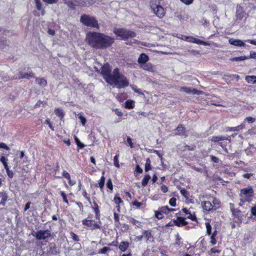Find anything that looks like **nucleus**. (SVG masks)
<instances>
[{"label": "nucleus", "instance_id": "nucleus-62", "mask_svg": "<svg viewBox=\"0 0 256 256\" xmlns=\"http://www.w3.org/2000/svg\"><path fill=\"white\" fill-rule=\"evenodd\" d=\"M127 142L129 144L131 148H132L134 147L133 144L132 142V139L130 137H128L127 138Z\"/></svg>", "mask_w": 256, "mask_h": 256}, {"label": "nucleus", "instance_id": "nucleus-29", "mask_svg": "<svg viewBox=\"0 0 256 256\" xmlns=\"http://www.w3.org/2000/svg\"><path fill=\"white\" fill-rule=\"evenodd\" d=\"M34 76L33 75V74L32 73H30V74H28V73H26V74H22V75L20 78H28V79H29L31 78H34Z\"/></svg>", "mask_w": 256, "mask_h": 256}, {"label": "nucleus", "instance_id": "nucleus-17", "mask_svg": "<svg viewBox=\"0 0 256 256\" xmlns=\"http://www.w3.org/2000/svg\"><path fill=\"white\" fill-rule=\"evenodd\" d=\"M8 199L7 194L5 192H0V204L4 205Z\"/></svg>", "mask_w": 256, "mask_h": 256}, {"label": "nucleus", "instance_id": "nucleus-13", "mask_svg": "<svg viewBox=\"0 0 256 256\" xmlns=\"http://www.w3.org/2000/svg\"><path fill=\"white\" fill-rule=\"evenodd\" d=\"M202 206L206 211L214 210L212 204L208 201L202 202Z\"/></svg>", "mask_w": 256, "mask_h": 256}, {"label": "nucleus", "instance_id": "nucleus-2", "mask_svg": "<svg viewBox=\"0 0 256 256\" xmlns=\"http://www.w3.org/2000/svg\"><path fill=\"white\" fill-rule=\"evenodd\" d=\"M114 38L104 34L89 32L86 34V42L92 48L105 49L114 42Z\"/></svg>", "mask_w": 256, "mask_h": 256}, {"label": "nucleus", "instance_id": "nucleus-33", "mask_svg": "<svg viewBox=\"0 0 256 256\" xmlns=\"http://www.w3.org/2000/svg\"><path fill=\"white\" fill-rule=\"evenodd\" d=\"M8 45V42L6 40H0V48L3 49L6 48V46Z\"/></svg>", "mask_w": 256, "mask_h": 256}, {"label": "nucleus", "instance_id": "nucleus-3", "mask_svg": "<svg viewBox=\"0 0 256 256\" xmlns=\"http://www.w3.org/2000/svg\"><path fill=\"white\" fill-rule=\"evenodd\" d=\"M80 22L85 26L95 28L97 30L100 28V25L96 18L90 15L83 14L81 16Z\"/></svg>", "mask_w": 256, "mask_h": 256}, {"label": "nucleus", "instance_id": "nucleus-18", "mask_svg": "<svg viewBox=\"0 0 256 256\" xmlns=\"http://www.w3.org/2000/svg\"><path fill=\"white\" fill-rule=\"evenodd\" d=\"M36 82L42 87L47 85V81L44 78H36Z\"/></svg>", "mask_w": 256, "mask_h": 256}, {"label": "nucleus", "instance_id": "nucleus-25", "mask_svg": "<svg viewBox=\"0 0 256 256\" xmlns=\"http://www.w3.org/2000/svg\"><path fill=\"white\" fill-rule=\"evenodd\" d=\"M248 59V58L246 56H241L238 57H234L230 58V60L232 62L234 61H242Z\"/></svg>", "mask_w": 256, "mask_h": 256}, {"label": "nucleus", "instance_id": "nucleus-16", "mask_svg": "<svg viewBox=\"0 0 256 256\" xmlns=\"http://www.w3.org/2000/svg\"><path fill=\"white\" fill-rule=\"evenodd\" d=\"M174 222L175 224L178 226H185L188 224L187 222L185 221L184 218L182 217L178 218L176 220L174 221Z\"/></svg>", "mask_w": 256, "mask_h": 256}, {"label": "nucleus", "instance_id": "nucleus-23", "mask_svg": "<svg viewBox=\"0 0 256 256\" xmlns=\"http://www.w3.org/2000/svg\"><path fill=\"white\" fill-rule=\"evenodd\" d=\"M144 236L146 238L147 241L151 240H152L153 237L152 236L151 232L150 230H144Z\"/></svg>", "mask_w": 256, "mask_h": 256}, {"label": "nucleus", "instance_id": "nucleus-1", "mask_svg": "<svg viewBox=\"0 0 256 256\" xmlns=\"http://www.w3.org/2000/svg\"><path fill=\"white\" fill-rule=\"evenodd\" d=\"M111 70L108 64H104L102 68V74L107 83L114 85L118 88H124L128 86L129 82L127 78L119 72L118 68H115L113 74H110Z\"/></svg>", "mask_w": 256, "mask_h": 256}, {"label": "nucleus", "instance_id": "nucleus-19", "mask_svg": "<svg viewBox=\"0 0 256 256\" xmlns=\"http://www.w3.org/2000/svg\"><path fill=\"white\" fill-rule=\"evenodd\" d=\"M245 80L248 83L256 84V76H246Z\"/></svg>", "mask_w": 256, "mask_h": 256}, {"label": "nucleus", "instance_id": "nucleus-27", "mask_svg": "<svg viewBox=\"0 0 256 256\" xmlns=\"http://www.w3.org/2000/svg\"><path fill=\"white\" fill-rule=\"evenodd\" d=\"M160 211L162 212L163 214H168L170 211H173L174 210L173 208H170L168 206L162 207L160 209Z\"/></svg>", "mask_w": 256, "mask_h": 256}, {"label": "nucleus", "instance_id": "nucleus-47", "mask_svg": "<svg viewBox=\"0 0 256 256\" xmlns=\"http://www.w3.org/2000/svg\"><path fill=\"white\" fill-rule=\"evenodd\" d=\"M106 186L108 188H110L111 190H112V180L110 179H109L108 180L107 183H106Z\"/></svg>", "mask_w": 256, "mask_h": 256}, {"label": "nucleus", "instance_id": "nucleus-15", "mask_svg": "<svg viewBox=\"0 0 256 256\" xmlns=\"http://www.w3.org/2000/svg\"><path fill=\"white\" fill-rule=\"evenodd\" d=\"M149 60L148 56L144 54H142L140 56L138 62L139 64H144L146 62Z\"/></svg>", "mask_w": 256, "mask_h": 256}, {"label": "nucleus", "instance_id": "nucleus-36", "mask_svg": "<svg viewBox=\"0 0 256 256\" xmlns=\"http://www.w3.org/2000/svg\"><path fill=\"white\" fill-rule=\"evenodd\" d=\"M0 161L2 163L4 164V168H7L8 166V164H7V159L4 156H1L0 158Z\"/></svg>", "mask_w": 256, "mask_h": 256}, {"label": "nucleus", "instance_id": "nucleus-46", "mask_svg": "<svg viewBox=\"0 0 256 256\" xmlns=\"http://www.w3.org/2000/svg\"><path fill=\"white\" fill-rule=\"evenodd\" d=\"M255 118H252L251 116L247 117L246 118L245 120L247 121L250 123H252L255 121Z\"/></svg>", "mask_w": 256, "mask_h": 256}, {"label": "nucleus", "instance_id": "nucleus-24", "mask_svg": "<svg viewBox=\"0 0 256 256\" xmlns=\"http://www.w3.org/2000/svg\"><path fill=\"white\" fill-rule=\"evenodd\" d=\"M150 176L149 174H148L145 175L144 177V178L142 179V186H146L147 185L148 182L149 181V180H150Z\"/></svg>", "mask_w": 256, "mask_h": 256}, {"label": "nucleus", "instance_id": "nucleus-31", "mask_svg": "<svg viewBox=\"0 0 256 256\" xmlns=\"http://www.w3.org/2000/svg\"><path fill=\"white\" fill-rule=\"evenodd\" d=\"M125 104H126V108H127L130 109V108H134V106H133L134 103H133V102L132 100L126 101L125 102Z\"/></svg>", "mask_w": 256, "mask_h": 256}, {"label": "nucleus", "instance_id": "nucleus-38", "mask_svg": "<svg viewBox=\"0 0 256 256\" xmlns=\"http://www.w3.org/2000/svg\"><path fill=\"white\" fill-rule=\"evenodd\" d=\"M74 140L76 142V144L79 148H84V144L80 142L79 139L77 137L75 136Z\"/></svg>", "mask_w": 256, "mask_h": 256}, {"label": "nucleus", "instance_id": "nucleus-10", "mask_svg": "<svg viewBox=\"0 0 256 256\" xmlns=\"http://www.w3.org/2000/svg\"><path fill=\"white\" fill-rule=\"evenodd\" d=\"M180 90L181 92H185L187 94H203V92L201 90H198L196 88H192L186 87V86H182L180 88Z\"/></svg>", "mask_w": 256, "mask_h": 256}, {"label": "nucleus", "instance_id": "nucleus-40", "mask_svg": "<svg viewBox=\"0 0 256 256\" xmlns=\"http://www.w3.org/2000/svg\"><path fill=\"white\" fill-rule=\"evenodd\" d=\"M60 195L62 196L64 201L67 204H68V202L66 198V196L64 192H60Z\"/></svg>", "mask_w": 256, "mask_h": 256}, {"label": "nucleus", "instance_id": "nucleus-58", "mask_svg": "<svg viewBox=\"0 0 256 256\" xmlns=\"http://www.w3.org/2000/svg\"><path fill=\"white\" fill-rule=\"evenodd\" d=\"M108 250H109L108 248L105 246V247H104L102 248L100 250V252L102 254H105Z\"/></svg>", "mask_w": 256, "mask_h": 256}, {"label": "nucleus", "instance_id": "nucleus-44", "mask_svg": "<svg viewBox=\"0 0 256 256\" xmlns=\"http://www.w3.org/2000/svg\"><path fill=\"white\" fill-rule=\"evenodd\" d=\"M0 148H4L6 150H10V148L4 142H0Z\"/></svg>", "mask_w": 256, "mask_h": 256}, {"label": "nucleus", "instance_id": "nucleus-5", "mask_svg": "<svg viewBox=\"0 0 256 256\" xmlns=\"http://www.w3.org/2000/svg\"><path fill=\"white\" fill-rule=\"evenodd\" d=\"M254 190L252 186H248L246 188L240 190V196L242 198H244L245 200H242V202L245 201H250V198L254 196Z\"/></svg>", "mask_w": 256, "mask_h": 256}, {"label": "nucleus", "instance_id": "nucleus-12", "mask_svg": "<svg viewBox=\"0 0 256 256\" xmlns=\"http://www.w3.org/2000/svg\"><path fill=\"white\" fill-rule=\"evenodd\" d=\"M140 67L144 70L153 72L155 71V67L150 63H144L140 65Z\"/></svg>", "mask_w": 256, "mask_h": 256}, {"label": "nucleus", "instance_id": "nucleus-32", "mask_svg": "<svg viewBox=\"0 0 256 256\" xmlns=\"http://www.w3.org/2000/svg\"><path fill=\"white\" fill-rule=\"evenodd\" d=\"M55 114L58 116L60 117L61 118L64 116V113L62 110L61 109L57 108L55 110Z\"/></svg>", "mask_w": 256, "mask_h": 256}, {"label": "nucleus", "instance_id": "nucleus-34", "mask_svg": "<svg viewBox=\"0 0 256 256\" xmlns=\"http://www.w3.org/2000/svg\"><path fill=\"white\" fill-rule=\"evenodd\" d=\"M104 182H105V178L104 176H102L101 177L99 182L98 183V186H100V188H102L104 187Z\"/></svg>", "mask_w": 256, "mask_h": 256}, {"label": "nucleus", "instance_id": "nucleus-41", "mask_svg": "<svg viewBox=\"0 0 256 256\" xmlns=\"http://www.w3.org/2000/svg\"><path fill=\"white\" fill-rule=\"evenodd\" d=\"M36 1V6L38 10H40L42 8V4L40 2V0H34Z\"/></svg>", "mask_w": 256, "mask_h": 256}, {"label": "nucleus", "instance_id": "nucleus-63", "mask_svg": "<svg viewBox=\"0 0 256 256\" xmlns=\"http://www.w3.org/2000/svg\"><path fill=\"white\" fill-rule=\"evenodd\" d=\"M82 195L89 202H90V199L88 196H87V194L86 191L83 192Z\"/></svg>", "mask_w": 256, "mask_h": 256}, {"label": "nucleus", "instance_id": "nucleus-7", "mask_svg": "<svg viewBox=\"0 0 256 256\" xmlns=\"http://www.w3.org/2000/svg\"><path fill=\"white\" fill-rule=\"evenodd\" d=\"M51 236V233L48 230H40L36 233V238L38 240H46Z\"/></svg>", "mask_w": 256, "mask_h": 256}, {"label": "nucleus", "instance_id": "nucleus-20", "mask_svg": "<svg viewBox=\"0 0 256 256\" xmlns=\"http://www.w3.org/2000/svg\"><path fill=\"white\" fill-rule=\"evenodd\" d=\"M213 204H212L214 207V210L218 208L220 206V202L219 200L214 198L212 200Z\"/></svg>", "mask_w": 256, "mask_h": 256}, {"label": "nucleus", "instance_id": "nucleus-64", "mask_svg": "<svg viewBox=\"0 0 256 256\" xmlns=\"http://www.w3.org/2000/svg\"><path fill=\"white\" fill-rule=\"evenodd\" d=\"M136 171L140 174L142 173V170L140 168L139 165H137L136 166Z\"/></svg>", "mask_w": 256, "mask_h": 256}, {"label": "nucleus", "instance_id": "nucleus-11", "mask_svg": "<svg viewBox=\"0 0 256 256\" xmlns=\"http://www.w3.org/2000/svg\"><path fill=\"white\" fill-rule=\"evenodd\" d=\"M229 43L233 46H246V44L242 42L241 40H235L234 38H230L228 40Z\"/></svg>", "mask_w": 256, "mask_h": 256}, {"label": "nucleus", "instance_id": "nucleus-8", "mask_svg": "<svg viewBox=\"0 0 256 256\" xmlns=\"http://www.w3.org/2000/svg\"><path fill=\"white\" fill-rule=\"evenodd\" d=\"M64 2L67 4L70 8L78 4L84 6V4H89L88 1L86 0H63Z\"/></svg>", "mask_w": 256, "mask_h": 256}, {"label": "nucleus", "instance_id": "nucleus-4", "mask_svg": "<svg viewBox=\"0 0 256 256\" xmlns=\"http://www.w3.org/2000/svg\"><path fill=\"white\" fill-rule=\"evenodd\" d=\"M114 32L122 40H126L130 38H134L136 36L134 32L128 30L124 28L114 29Z\"/></svg>", "mask_w": 256, "mask_h": 256}, {"label": "nucleus", "instance_id": "nucleus-45", "mask_svg": "<svg viewBox=\"0 0 256 256\" xmlns=\"http://www.w3.org/2000/svg\"><path fill=\"white\" fill-rule=\"evenodd\" d=\"M62 176L68 180H70V174L66 170H64L62 172Z\"/></svg>", "mask_w": 256, "mask_h": 256}, {"label": "nucleus", "instance_id": "nucleus-48", "mask_svg": "<svg viewBox=\"0 0 256 256\" xmlns=\"http://www.w3.org/2000/svg\"><path fill=\"white\" fill-rule=\"evenodd\" d=\"M195 39L196 38L192 36H187L185 40L194 43V41H195Z\"/></svg>", "mask_w": 256, "mask_h": 256}, {"label": "nucleus", "instance_id": "nucleus-43", "mask_svg": "<svg viewBox=\"0 0 256 256\" xmlns=\"http://www.w3.org/2000/svg\"><path fill=\"white\" fill-rule=\"evenodd\" d=\"M170 204L172 206H174L176 205V198H172L170 200Z\"/></svg>", "mask_w": 256, "mask_h": 256}, {"label": "nucleus", "instance_id": "nucleus-50", "mask_svg": "<svg viewBox=\"0 0 256 256\" xmlns=\"http://www.w3.org/2000/svg\"><path fill=\"white\" fill-rule=\"evenodd\" d=\"M114 202L116 204H119L122 202V200L120 197L115 196L114 198Z\"/></svg>", "mask_w": 256, "mask_h": 256}, {"label": "nucleus", "instance_id": "nucleus-52", "mask_svg": "<svg viewBox=\"0 0 256 256\" xmlns=\"http://www.w3.org/2000/svg\"><path fill=\"white\" fill-rule=\"evenodd\" d=\"M210 244L212 245H214V244H216V240L215 238V236H210Z\"/></svg>", "mask_w": 256, "mask_h": 256}, {"label": "nucleus", "instance_id": "nucleus-37", "mask_svg": "<svg viewBox=\"0 0 256 256\" xmlns=\"http://www.w3.org/2000/svg\"><path fill=\"white\" fill-rule=\"evenodd\" d=\"M70 234L72 236V238L76 242L79 241L80 240H79L78 236L76 234H75L74 232H70Z\"/></svg>", "mask_w": 256, "mask_h": 256}, {"label": "nucleus", "instance_id": "nucleus-53", "mask_svg": "<svg viewBox=\"0 0 256 256\" xmlns=\"http://www.w3.org/2000/svg\"><path fill=\"white\" fill-rule=\"evenodd\" d=\"M248 58H254L256 59V52H250V56L249 57H248Z\"/></svg>", "mask_w": 256, "mask_h": 256}, {"label": "nucleus", "instance_id": "nucleus-59", "mask_svg": "<svg viewBox=\"0 0 256 256\" xmlns=\"http://www.w3.org/2000/svg\"><path fill=\"white\" fill-rule=\"evenodd\" d=\"M161 190L164 193L166 192L168 190V187L165 185H162L161 186Z\"/></svg>", "mask_w": 256, "mask_h": 256}, {"label": "nucleus", "instance_id": "nucleus-28", "mask_svg": "<svg viewBox=\"0 0 256 256\" xmlns=\"http://www.w3.org/2000/svg\"><path fill=\"white\" fill-rule=\"evenodd\" d=\"M151 168L150 166V160L149 158H148L146 160L145 164V171L148 172Z\"/></svg>", "mask_w": 256, "mask_h": 256}, {"label": "nucleus", "instance_id": "nucleus-61", "mask_svg": "<svg viewBox=\"0 0 256 256\" xmlns=\"http://www.w3.org/2000/svg\"><path fill=\"white\" fill-rule=\"evenodd\" d=\"M46 123L48 124L49 127L50 128H51L52 130H54V128H53V126H52L50 122V120L48 118L46 120Z\"/></svg>", "mask_w": 256, "mask_h": 256}, {"label": "nucleus", "instance_id": "nucleus-54", "mask_svg": "<svg viewBox=\"0 0 256 256\" xmlns=\"http://www.w3.org/2000/svg\"><path fill=\"white\" fill-rule=\"evenodd\" d=\"M210 158H211L212 161L213 162H215V163L218 162V161H219L218 158H216V156H211Z\"/></svg>", "mask_w": 256, "mask_h": 256}, {"label": "nucleus", "instance_id": "nucleus-14", "mask_svg": "<svg viewBox=\"0 0 256 256\" xmlns=\"http://www.w3.org/2000/svg\"><path fill=\"white\" fill-rule=\"evenodd\" d=\"M231 136H214L211 138L210 140L214 142H218L221 140H230Z\"/></svg>", "mask_w": 256, "mask_h": 256}, {"label": "nucleus", "instance_id": "nucleus-57", "mask_svg": "<svg viewBox=\"0 0 256 256\" xmlns=\"http://www.w3.org/2000/svg\"><path fill=\"white\" fill-rule=\"evenodd\" d=\"M132 90H133L135 92L138 93V94H142V95L144 94L141 92L140 90V89H137V88H134V87H132Z\"/></svg>", "mask_w": 256, "mask_h": 256}, {"label": "nucleus", "instance_id": "nucleus-60", "mask_svg": "<svg viewBox=\"0 0 256 256\" xmlns=\"http://www.w3.org/2000/svg\"><path fill=\"white\" fill-rule=\"evenodd\" d=\"M250 210L252 214L256 216V206L252 207Z\"/></svg>", "mask_w": 256, "mask_h": 256}, {"label": "nucleus", "instance_id": "nucleus-21", "mask_svg": "<svg viewBox=\"0 0 256 256\" xmlns=\"http://www.w3.org/2000/svg\"><path fill=\"white\" fill-rule=\"evenodd\" d=\"M93 204L94 206V213L96 214V218L97 219H99L100 214V211L98 210V204L95 202H93Z\"/></svg>", "mask_w": 256, "mask_h": 256}, {"label": "nucleus", "instance_id": "nucleus-56", "mask_svg": "<svg viewBox=\"0 0 256 256\" xmlns=\"http://www.w3.org/2000/svg\"><path fill=\"white\" fill-rule=\"evenodd\" d=\"M184 4L188 5L192 4L194 0H180Z\"/></svg>", "mask_w": 256, "mask_h": 256}, {"label": "nucleus", "instance_id": "nucleus-42", "mask_svg": "<svg viewBox=\"0 0 256 256\" xmlns=\"http://www.w3.org/2000/svg\"><path fill=\"white\" fill-rule=\"evenodd\" d=\"M5 169L6 171V172H7V174H8V177L10 178H12L14 176V174H13L12 172L9 170L8 166H7V168L6 167L5 168Z\"/></svg>", "mask_w": 256, "mask_h": 256}, {"label": "nucleus", "instance_id": "nucleus-9", "mask_svg": "<svg viewBox=\"0 0 256 256\" xmlns=\"http://www.w3.org/2000/svg\"><path fill=\"white\" fill-rule=\"evenodd\" d=\"M83 224L89 227L91 230H94L96 228L100 229V224L96 223L94 220L84 219L82 221Z\"/></svg>", "mask_w": 256, "mask_h": 256}, {"label": "nucleus", "instance_id": "nucleus-35", "mask_svg": "<svg viewBox=\"0 0 256 256\" xmlns=\"http://www.w3.org/2000/svg\"><path fill=\"white\" fill-rule=\"evenodd\" d=\"M118 156H119V154H117L114 157V165L116 168H120V164H118Z\"/></svg>", "mask_w": 256, "mask_h": 256}, {"label": "nucleus", "instance_id": "nucleus-39", "mask_svg": "<svg viewBox=\"0 0 256 256\" xmlns=\"http://www.w3.org/2000/svg\"><path fill=\"white\" fill-rule=\"evenodd\" d=\"M155 216L159 220L162 219L164 218L163 213L160 210L156 212Z\"/></svg>", "mask_w": 256, "mask_h": 256}, {"label": "nucleus", "instance_id": "nucleus-26", "mask_svg": "<svg viewBox=\"0 0 256 256\" xmlns=\"http://www.w3.org/2000/svg\"><path fill=\"white\" fill-rule=\"evenodd\" d=\"M176 134L179 135H182L184 134V127L182 125H180L176 128Z\"/></svg>", "mask_w": 256, "mask_h": 256}, {"label": "nucleus", "instance_id": "nucleus-30", "mask_svg": "<svg viewBox=\"0 0 256 256\" xmlns=\"http://www.w3.org/2000/svg\"><path fill=\"white\" fill-rule=\"evenodd\" d=\"M206 234L210 236L212 234V226L208 222H206Z\"/></svg>", "mask_w": 256, "mask_h": 256}, {"label": "nucleus", "instance_id": "nucleus-6", "mask_svg": "<svg viewBox=\"0 0 256 256\" xmlns=\"http://www.w3.org/2000/svg\"><path fill=\"white\" fill-rule=\"evenodd\" d=\"M151 10L160 18L164 17L166 14V12L164 8L157 4H150Z\"/></svg>", "mask_w": 256, "mask_h": 256}, {"label": "nucleus", "instance_id": "nucleus-51", "mask_svg": "<svg viewBox=\"0 0 256 256\" xmlns=\"http://www.w3.org/2000/svg\"><path fill=\"white\" fill-rule=\"evenodd\" d=\"M242 126H238L236 127H233V128H230V131H235V130H238L239 129H242Z\"/></svg>", "mask_w": 256, "mask_h": 256}, {"label": "nucleus", "instance_id": "nucleus-49", "mask_svg": "<svg viewBox=\"0 0 256 256\" xmlns=\"http://www.w3.org/2000/svg\"><path fill=\"white\" fill-rule=\"evenodd\" d=\"M43 1L48 4H56L58 0H43Z\"/></svg>", "mask_w": 256, "mask_h": 256}, {"label": "nucleus", "instance_id": "nucleus-22", "mask_svg": "<svg viewBox=\"0 0 256 256\" xmlns=\"http://www.w3.org/2000/svg\"><path fill=\"white\" fill-rule=\"evenodd\" d=\"M128 246V242H122L120 246H119V248L120 250L122 252H124L126 250Z\"/></svg>", "mask_w": 256, "mask_h": 256}, {"label": "nucleus", "instance_id": "nucleus-55", "mask_svg": "<svg viewBox=\"0 0 256 256\" xmlns=\"http://www.w3.org/2000/svg\"><path fill=\"white\" fill-rule=\"evenodd\" d=\"M79 118L83 126H84L86 122V120L84 117L82 116H79Z\"/></svg>", "mask_w": 256, "mask_h": 256}]
</instances>
